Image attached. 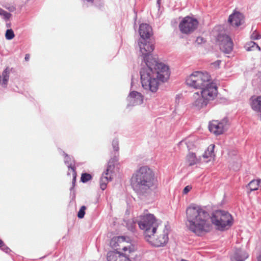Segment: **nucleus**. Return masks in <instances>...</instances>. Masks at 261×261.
Wrapping results in <instances>:
<instances>
[{
	"label": "nucleus",
	"instance_id": "f257e3e1",
	"mask_svg": "<svg viewBox=\"0 0 261 261\" xmlns=\"http://www.w3.org/2000/svg\"><path fill=\"white\" fill-rule=\"evenodd\" d=\"M138 46L145 63L140 72L142 86L144 89L155 92L160 82H165L169 78V67L151 54L154 47L147 39L139 40Z\"/></svg>",
	"mask_w": 261,
	"mask_h": 261
},
{
	"label": "nucleus",
	"instance_id": "f03ea898",
	"mask_svg": "<svg viewBox=\"0 0 261 261\" xmlns=\"http://www.w3.org/2000/svg\"><path fill=\"white\" fill-rule=\"evenodd\" d=\"M186 218L187 227L197 236L210 230V215L204 207L191 204L186 210Z\"/></svg>",
	"mask_w": 261,
	"mask_h": 261
},
{
	"label": "nucleus",
	"instance_id": "7ed1b4c3",
	"mask_svg": "<svg viewBox=\"0 0 261 261\" xmlns=\"http://www.w3.org/2000/svg\"><path fill=\"white\" fill-rule=\"evenodd\" d=\"M131 185L134 190L140 195L149 193L157 187L154 173L146 166L140 167L133 174Z\"/></svg>",
	"mask_w": 261,
	"mask_h": 261
},
{
	"label": "nucleus",
	"instance_id": "20e7f679",
	"mask_svg": "<svg viewBox=\"0 0 261 261\" xmlns=\"http://www.w3.org/2000/svg\"><path fill=\"white\" fill-rule=\"evenodd\" d=\"M218 91L215 85H210L200 92L194 93L192 96V107L197 110L205 108L217 96Z\"/></svg>",
	"mask_w": 261,
	"mask_h": 261
},
{
	"label": "nucleus",
	"instance_id": "39448f33",
	"mask_svg": "<svg viewBox=\"0 0 261 261\" xmlns=\"http://www.w3.org/2000/svg\"><path fill=\"white\" fill-rule=\"evenodd\" d=\"M137 221L139 228L143 230L144 238L148 239L156 232L160 226L159 221L147 210L137 218Z\"/></svg>",
	"mask_w": 261,
	"mask_h": 261
},
{
	"label": "nucleus",
	"instance_id": "423d86ee",
	"mask_svg": "<svg viewBox=\"0 0 261 261\" xmlns=\"http://www.w3.org/2000/svg\"><path fill=\"white\" fill-rule=\"evenodd\" d=\"M186 82L188 86L201 90L210 85H215L210 82V75L206 72L195 71L187 78Z\"/></svg>",
	"mask_w": 261,
	"mask_h": 261
},
{
	"label": "nucleus",
	"instance_id": "0eeeda50",
	"mask_svg": "<svg viewBox=\"0 0 261 261\" xmlns=\"http://www.w3.org/2000/svg\"><path fill=\"white\" fill-rule=\"evenodd\" d=\"M210 221L220 230L228 229L232 224V218L227 212L218 210L210 216Z\"/></svg>",
	"mask_w": 261,
	"mask_h": 261
},
{
	"label": "nucleus",
	"instance_id": "6e6552de",
	"mask_svg": "<svg viewBox=\"0 0 261 261\" xmlns=\"http://www.w3.org/2000/svg\"><path fill=\"white\" fill-rule=\"evenodd\" d=\"M159 228L161 230L159 234H157L159 232L156 230V232L151 235L150 238H145L147 242L156 247L164 246L168 242L170 229L168 225H164V228H161V226H159Z\"/></svg>",
	"mask_w": 261,
	"mask_h": 261
},
{
	"label": "nucleus",
	"instance_id": "1a4fd4ad",
	"mask_svg": "<svg viewBox=\"0 0 261 261\" xmlns=\"http://www.w3.org/2000/svg\"><path fill=\"white\" fill-rule=\"evenodd\" d=\"M117 161L116 156L114 158L111 159L107 167V169L102 173L100 179V188L102 190L106 189L107 184L109 181L112 180V174L114 169V162Z\"/></svg>",
	"mask_w": 261,
	"mask_h": 261
},
{
	"label": "nucleus",
	"instance_id": "9d476101",
	"mask_svg": "<svg viewBox=\"0 0 261 261\" xmlns=\"http://www.w3.org/2000/svg\"><path fill=\"white\" fill-rule=\"evenodd\" d=\"M198 22L197 19L187 16L184 17L179 24V28L181 33L186 34L193 32L197 28Z\"/></svg>",
	"mask_w": 261,
	"mask_h": 261
},
{
	"label": "nucleus",
	"instance_id": "9b49d317",
	"mask_svg": "<svg viewBox=\"0 0 261 261\" xmlns=\"http://www.w3.org/2000/svg\"><path fill=\"white\" fill-rule=\"evenodd\" d=\"M217 41L220 49L226 54H229L233 48V42L231 38L226 35L220 34L218 36Z\"/></svg>",
	"mask_w": 261,
	"mask_h": 261
},
{
	"label": "nucleus",
	"instance_id": "f8f14e48",
	"mask_svg": "<svg viewBox=\"0 0 261 261\" xmlns=\"http://www.w3.org/2000/svg\"><path fill=\"white\" fill-rule=\"evenodd\" d=\"M227 120L223 119L219 122L213 120L210 122L208 128L211 132L216 135L222 134L227 128Z\"/></svg>",
	"mask_w": 261,
	"mask_h": 261
},
{
	"label": "nucleus",
	"instance_id": "ddd939ff",
	"mask_svg": "<svg viewBox=\"0 0 261 261\" xmlns=\"http://www.w3.org/2000/svg\"><path fill=\"white\" fill-rule=\"evenodd\" d=\"M123 241L120 244V250L124 253L125 255L129 254L137 250L136 245L130 242V240L128 237L123 236Z\"/></svg>",
	"mask_w": 261,
	"mask_h": 261
},
{
	"label": "nucleus",
	"instance_id": "4468645a",
	"mask_svg": "<svg viewBox=\"0 0 261 261\" xmlns=\"http://www.w3.org/2000/svg\"><path fill=\"white\" fill-rule=\"evenodd\" d=\"M107 261H131L128 255L118 251H110L107 254Z\"/></svg>",
	"mask_w": 261,
	"mask_h": 261
},
{
	"label": "nucleus",
	"instance_id": "2eb2a0df",
	"mask_svg": "<svg viewBox=\"0 0 261 261\" xmlns=\"http://www.w3.org/2000/svg\"><path fill=\"white\" fill-rule=\"evenodd\" d=\"M127 100L128 101L127 106L139 105L143 102V96L140 93L133 91L130 92Z\"/></svg>",
	"mask_w": 261,
	"mask_h": 261
},
{
	"label": "nucleus",
	"instance_id": "dca6fc26",
	"mask_svg": "<svg viewBox=\"0 0 261 261\" xmlns=\"http://www.w3.org/2000/svg\"><path fill=\"white\" fill-rule=\"evenodd\" d=\"M139 32L141 37L139 40H141L148 39L152 35V28L147 23H142L140 25Z\"/></svg>",
	"mask_w": 261,
	"mask_h": 261
},
{
	"label": "nucleus",
	"instance_id": "f3484780",
	"mask_svg": "<svg viewBox=\"0 0 261 261\" xmlns=\"http://www.w3.org/2000/svg\"><path fill=\"white\" fill-rule=\"evenodd\" d=\"M63 154L65 156L64 162L65 164L67 166L68 168V171L67 173V175L71 174L72 177L76 178V173L75 171V161L74 160L69 156L67 154L63 152Z\"/></svg>",
	"mask_w": 261,
	"mask_h": 261
},
{
	"label": "nucleus",
	"instance_id": "a211bd4d",
	"mask_svg": "<svg viewBox=\"0 0 261 261\" xmlns=\"http://www.w3.org/2000/svg\"><path fill=\"white\" fill-rule=\"evenodd\" d=\"M228 22L233 27H239L243 22V16L239 12H234L229 16Z\"/></svg>",
	"mask_w": 261,
	"mask_h": 261
},
{
	"label": "nucleus",
	"instance_id": "6ab92c4d",
	"mask_svg": "<svg viewBox=\"0 0 261 261\" xmlns=\"http://www.w3.org/2000/svg\"><path fill=\"white\" fill-rule=\"evenodd\" d=\"M248 255L245 251L237 249L231 256V261H244Z\"/></svg>",
	"mask_w": 261,
	"mask_h": 261
},
{
	"label": "nucleus",
	"instance_id": "aec40b11",
	"mask_svg": "<svg viewBox=\"0 0 261 261\" xmlns=\"http://www.w3.org/2000/svg\"><path fill=\"white\" fill-rule=\"evenodd\" d=\"M200 161V158L196 156L195 153L189 151L186 157V162L189 166L197 164Z\"/></svg>",
	"mask_w": 261,
	"mask_h": 261
},
{
	"label": "nucleus",
	"instance_id": "412c9836",
	"mask_svg": "<svg viewBox=\"0 0 261 261\" xmlns=\"http://www.w3.org/2000/svg\"><path fill=\"white\" fill-rule=\"evenodd\" d=\"M251 106L253 110L261 112V96L252 97Z\"/></svg>",
	"mask_w": 261,
	"mask_h": 261
},
{
	"label": "nucleus",
	"instance_id": "4be33fe9",
	"mask_svg": "<svg viewBox=\"0 0 261 261\" xmlns=\"http://www.w3.org/2000/svg\"><path fill=\"white\" fill-rule=\"evenodd\" d=\"M123 239H124L123 236L113 238L110 242L111 247L116 250H120V244H121V241H123Z\"/></svg>",
	"mask_w": 261,
	"mask_h": 261
},
{
	"label": "nucleus",
	"instance_id": "5701e85b",
	"mask_svg": "<svg viewBox=\"0 0 261 261\" xmlns=\"http://www.w3.org/2000/svg\"><path fill=\"white\" fill-rule=\"evenodd\" d=\"M12 68H10L9 67L6 68L4 71L2 73V77H3V82L2 84L7 85L9 78V74L10 71L12 70Z\"/></svg>",
	"mask_w": 261,
	"mask_h": 261
},
{
	"label": "nucleus",
	"instance_id": "b1692460",
	"mask_svg": "<svg viewBox=\"0 0 261 261\" xmlns=\"http://www.w3.org/2000/svg\"><path fill=\"white\" fill-rule=\"evenodd\" d=\"M260 184V180H252L248 184V188L250 189V191L256 190Z\"/></svg>",
	"mask_w": 261,
	"mask_h": 261
},
{
	"label": "nucleus",
	"instance_id": "393cba45",
	"mask_svg": "<svg viewBox=\"0 0 261 261\" xmlns=\"http://www.w3.org/2000/svg\"><path fill=\"white\" fill-rule=\"evenodd\" d=\"M215 145L213 144L210 145L208 147L206 150L205 151L204 153L203 154V158L207 159L209 157H212L214 156V149Z\"/></svg>",
	"mask_w": 261,
	"mask_h": 261
},
{
	"label": "nucleus",
	"instance_id": "a878e982",
	"mask_svg": "<svg viewBox=\"0 0 261 261\" xmlns=\"http://www.w3.org/2000/svg\"><path fill=\"white\" fill-rule=\"evenodd\" d=\"M185 143L186 144L189 151L190 150H194L197 144V143L194 142V140L192 139H188L186 141Z\"/></svg>",
	"mask_w": 261,
	"mask_h": 261
},
{
	"label": "nucleus",
	"instance_id": "bb28decb",
	"mask_svg": "<svg viewBox=\"0 0 261 261\" xmlns=\"http://www.w3.org/2000/svg\"><path fill=\"white\" fill-rule=\"evenodd\" d=\"M136 223H137V219L136 220H130L128 221L126 223V226L128 229L134 232L135 229Z\"/></svg>",
	"mask_w": 261,
	"mask_h": 261
},
{
	"label": "nucleus",
	"instance_id": "cd10ccee",
	"mask_svg": "<svg viewBox=\"0 0 261 261\" xmlns=\"http://www.w3.org/2000/svg\"><path fill=\"white\" fill-rule=\"evenodd\" d=\"M11 14L0 8V16L6 21L8 20L11 16Z\"/></svg>",
	"mask_w": 261,
	"mask_h": 261
},
{
	"label": "nucleus",
	"instance_id": "c85d7f7f",
	"mask_svg": "<svg viewBox=\"0 0 261 261\" xmlns=\"http://www.w3.org/2000/svg\"><path fill=\"white\" fill-rule=\"evenodd\" d=\"M15 36L13 31L12 29H8L5 34V37L7 40H12Z\"/></svg>",
	"mask_w": 261,
	"mask_h": 261
},
{
	"label": "nucleus",
	"instance_id": "c756f323",
	"mask_svg": "<svg viewBox=\"0 0 261 261\" xmlns=\"http://www.w3.org/2000/svg\"><path fill=\"white\" fill-rule=\"evenodd\" d=\"M92 178V176L88 173H83L81 176V181L85 183Z\"/></svg>",
	"mask_w": 261,
	"mask_h": 261
},
{
	"label": "nucleus",
	"instance_id": "7c9ffc66",
	"mask_svg": "<svg viewBox=\"0 0 261 261\" xmlns=\"http://www.w3.org/2000/svg\"><path fill=\"white\" fill-rule=\"evenodd\" d=\"M86 209V207L85 206L83 205L81 206V208L80 209L78 214H77V217L80 219L83 218L84 217V215L85 214V210Z\"/></svg>",
	"mask_w": 261,
	"mask_h": 261
},
{
	"label": "nucleus",
	"instance_id": "2f4dec72",
	"mask_svg": "<svg viewBox=\"0 0 261 261\" xmlns=\"http://www.w3.org/2000/svg\"><path fill=\"white\" fill-rule=\"evenodd\" d=\"M0 248L6 253H8L10 251V249L8 248L3 242V241L0 239Z\"/></svg>",
	"mask_w": 261,
	"mask_h": 261
},
{
	"label": "nucleus",
	"instance_id": "473e14b6",
	"mask_svg": "<svg viewBox=\"0 0 261 261\" xmlns=\"http://www.w3.org/2000/svg\"><path fill=\"white\" fill-rule=\"evenodd\" d=\"M261 38V35L258 34L256 31H254L251 35V38L252 40H258Z\"/></svg>",
	"mask_w": 261,
	"mask_h": 261
},
{
	"label": "nucleus",
	"instance_id": "72a5a7b5",
	"mask_svg": "<svg viewBox=\"0 0 261 261\" xmlns=\"http://www.w3.org/2000/svg\"><path fill=\"white\" fill-rule=\"evenodd\" d=\"M112 145L115 151H118L119 149L118 141L117 139H114L112 142Z\"/></svg>",
	"mask_w": 261,
	"mask_h": 261
},
{
	"label": "nucleus",
	"instance_id": "f704fd0d",
	"mask_svg": "<svg viewBox=\"0 0 261 261\" xmlns=\"http://www.w3.org/2000/svg\"><path fill=\"white\" fill-rule=\"evenodd\" d=\"M191 189L192 187L191 186H186L183 190V194H187Z\"/></svg>",
	"mask_w": 261,
	"mask_h": 261
},
{
	"label": "nucleus",
	"instance_id": "c9c22d12",
	"mask_svg": "<svg viewBox=\"0 0 261 261\" xmlns=\"http://www.w3.org/2000/svg\"><path fill=\"white\" fill-rule=\"evenodd\" d=\"M204 41V39L202 37H198L196 39V42L198 43V44H200L201 43H202Z\"/></svg>",
	"mask_w": 261,
	"mask_h": 261
},
{
	"label": "nucleus",
	"instance_id": "e433bc0d",
	"mask_svg": "<svg viewBox=\"0 0 261 261\" xmlns=\"http://www.w3.org/2000/svg\"><path fill=\"white\" fill-rule=\"evenodd\" d=\"M250 45H251V47L252 48V47H254V46H255L257 48H258L259 50H260L259 46L257 44H256V43L255 42H251Z\"/></svg>",
	"mask_w": 261,
	"mask_h": 261
},
{
	"label": "nucleus",
	"instance_id": "4c0bfd02",
	"mask_svg": "<svg viewBox=\"0 0 261 261\" xmlns=\"http://www.w3.org/2000/svg\"><path fill=\"white\" fill-rule=\"evenodd\" d=\"M239 167H240V163H237L236 166H232L231 167V168L233 170H238V169H239Z\"/></svg>",
	"mask_w": 261,
	"mask_h": 261
},
{
	"label": "nucleus",
	"instance_id": "58836bf2",
	"mask_svg": "<svg viewBox=\"0 0 261 261\" xmlns=\"http://www.w3.org/2000/svg\"><path fill=\"white\" fill-rule=\"evenodd\" d=\"M220 62V61H217L216 62H214L213 64L216 66H219Z\"/></svg>",
	"mask_w": 261,
	"mask_h": 261
},
{
	"label": "nucleus",
	"instance_id": "ea45409f",
	"mask_svg": "<svg viewBox=\"0 0 261 261\" xmlns=\"http://www.w3.org/2000/svg\"><path fill=\"white\" fill-rule=\"evenodd\" d=\"M25 60L28 61H29V59H30V55L29 54H26L25 56Z\"/></svg>",
	"mask_w": 261,
	"mask_h": 261
},
{
	"label": "nucleus",
	"instance_id": "a19ab883",
	"mask_svg": "<svg viewBox=\"0 0 261 261\" xmlns=\"http://www.w3.org/2000/svg\"><path fill=\"white\" fill-rule=\"evenodd\" d=\"M258 261H261V256L258 257Z\"/></svg>",
	"mask_w": 261,
	"mask_h": 261
},
{
	"label": "nucleus",
	"instance_id": "79ce46f5",
	"mask_svg": "<svg viewBox=\"0 0 261 261\" xmlns=\"http://www.w3.org/2000/svg\"><path fill=\"white\" fill-rule=\"evenodd\" d=\"M75 181V178L74 179V177H73V181H72L73 184H74V182Z\"/></svg>",
	"mask_w": 261,
	"mask_h": 261
},
{
	"label": "nucleus",
	"instance_id": "37998d69",
	"mask_svg": "<svg viewBox=\"0 0 261 261\" xmlns=\"http://www.w3.org/2000/svg\"><path fill=\"white\" fill-rule=\"evenodd\" d=\"M183 143H184V142H183V141H181V142L179 143V144H182Z\"/></svg>",
	"mask_w": 261,
	"mask_h": 261
},
{
	"label": "nucleus",
	"instance_id": "c03bdc74",
	"mask_svg": "<svg viewBox=\"0 0 261 261\" xmlns=\"http://www.w3.org/2000/svg\"><path fill=\"white\" fill-rule=\"evenodd\" d=\"M7 27H9V24H7Z\"/></svg>",
	"mask_w": 261,
	"mask_h": 261
},
{
	"label": "nucleus",
	"instance_id": "a18cd8bd",
	"mask_svg": "<svg viewBox=\"0 0 261 261\" xmlns=\"http://www.w3.org/2000/svg\"><path fill=\"white\" fill-rule=\"evenodd\" d=\"M252 50V49H250V48L247 49V50Z\"/></svg>",
	"mask_w": 261,
	"mask_h": 261
},
{
	"label": "nucleus",
	"instance_id": "49530a36",
	"mask_svg": "<svg viewBox=\"0 0 261 261\" xmlns=\"http://www.w3.org/2000/svg\"><path fill=\"white\" fill-rule=\"evenodd\" d=\"M260 120H261V114L260 115Z\"/></svg>",
	"mask_w": 261,
	"mask_h": 261
},
{
	"label": "nucleus",
	"instance_id": "de8ad7c7",
	"mask_svg": "<svg viewBox=\"0 0 261 261\" xmlns=\"http://www.w3.org/2000/svg\"><path fill=\"white\" fill-rule=\"evenodd\" d=\"M159 1H160V0H158V3H159Z\"/></svg>",
	"mask_w": 261,
	"mask_h": 261
}]
</instances>
